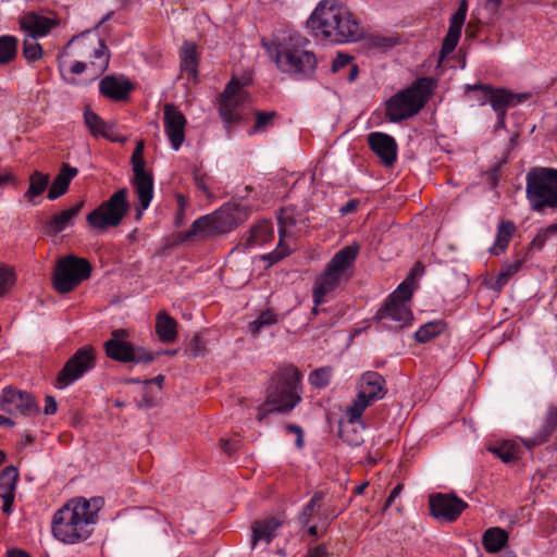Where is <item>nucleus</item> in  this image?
I'll list each match as a JSON object with an SVG mask.
<instances>
[{
  "instance_id": "f257e3e1",
  "label": "nucleus",
  "mask_w": 557,
  "mask_h": 557,
  "mask_svg": "<svg viewBox=\"0 0 557 557\" xmlns=\"http://www.w3.org/2000/svg\"><path fill=\"white\" fill-rule=\"evenodd\" d=\"M300 371L294 366L278 368L265 389V400L258 407L257 420L271 413H289L301 401Z\"/></svg>"
},
{
  "instance_id": "f03ea898",
  "label": "nucleus",
  "mask_w": 557,
  "mask_h": 557,
  "mask_svg": "<svg viewBox=\"0 0 557 557\" xmlns=\"http://www.w3.org/2000/svg\"><path fill=\"white\" fill-rule=\"evenodd\" d=\"M277 69L297 79H313L318 66L315 54L293 44L294 37H261Z\"/></svg>"
},
{
  "instance_id": "7ed1b4c3",
  "label": "nucleus",
  "mask_w": 557,
  "mask_h": 557,
  "mask_svg": "<svg viewBox=\"0 0 557 557\" xmlns=\"http://www.w3.org/2000/svg\"><path fill=\"white\" fill-rule=\"evenodd\" d=\"M250 212L246 205L226 202L214 212L195 220L189 230L176 235L175 243H190L195 237H213L228 233L246 222Z\"/></svg>"
},
{
  "instance_id": "20e7f679",
  "label": "nucleus",
  "mask_w": 557,
  "mask_h": 557,
  "mask_svg": "<svg viewBox=\"0 0 557 557\" xmlns=\"http://www.w3.org/2000/svg\"><path fill=\"white\" fill-rule=\"evenodd\" d=\"M358 253L359 246L357 244L343 247L333 256L323 272L317 277L312 288L313 315L320 313V305L324 302L327 294L349 281Z\"/></svg>"
},
{
  "instance_id": "39448f33",
  "label": "nucleus",
  "mask_w": 557,
  "mask_h": 557,
  "mask_svg": "<svg viewBox=\"0 0 557 557\" xmlns=\"http://www.w3.org/2000/svg\"><path fill=\"white\" fill-rule=\"evenodd\" d=\"M435 88L432 77L423 76L393 95L385 103V115L393 123H399L418 114L431 98Z\"/></svg>"
},
{
  "instance_id": "423d86ee",
  "label": "nucleus",
  "mask_w": 557,
  "mask_h": 557,
  "mask_svg": "<svg viewBox=\"0 0 557 557\" xmlns=\"http://www.w3.org/2000/svg\"><path fill=\"white\" fill-rule=\"evenodd\" d=\"M306 26L312 35H364L352 14L332 0L320 1Z\"/></svg>"
},
{
  "instance_id": "0eeeda50",
  "label": "nucleus",
  "mask_w": 557,
  "mask_h": 557,
  "mask_svg": "<svg viewBox=\"0 0 557 557\" xmlns=\"http://www.w3.org/2000/svg\"><path fill=\"white\" fill-rule=\"evenodd\" d=\"M71 499L64 504L52 518V533L54 537L65 544H75L87 540L92 530V518L82 515L81 510Z\"/></svg>"
},
{
  "instance_id": "6e6552de",
  "label": "nucleus",
  "mask_w": 557,
  "mask_h": 557,
  "mask_svg": "<svg viewBox=\"0 0 557 557\" xmlns=\"http://www.w3.org/2000/svg\"><path fill=\"white\" fill-rule=\"evenodd\" d=\"M527 198L534 211L557 208V170L537 168L527 175Z\"/></svg>"
},
{
  "instance_id": "1a4fd4ad",
  "label": "nucleus",
  "mask_w": 557,
  "mask_h": 557,
  "mask_svg": "<svg viewBox=\"0 0 557 557\" xmlns=\"http://www.w3.org/2000/svg\"><path fill=\"white\" fill-rule=\"evenodd\" d=\"M387 394L386 381L376 371L364 372L358 382V393L351 405L346 409V417L350 423L361 420L364 410L379 401Z\"/></svg>"
},
{
  "instance_id": "9d476101",
  "label": "nucleus",
  "mask_w": 557,
  "mask_h": 557,
  "mask_svg": "<svg viewBox=\"0 0 557 557\" xmlns=\"http://www.w3.org/2000/svg\"><path fill=\"white\" fill-rule=\"evenodd\" d=\"M127 196L128 189L126 187L114 191L109 199L102 201L87 214L86 221L88 225L97 231L117 227L128 213L131 207Z\"/></svg>"
},
{
  "instance_id": "9b49d317",
  "label": "nucleus",
  "mask_w": 557,
  "mask_h": 557,
  "mask_svg": "<svg viewBox=\"0 0 557 557\" xmlns=\"http://www.w3.org/2000/svg\"><path fill=\"white\" fill-rule=\"evenodd\" d=\"M412 294L413 284L407 278L388 295L384 305L376 311L374 319L376 321H395L398 323L396 326L397 330L407 326L413 319L412 311L408 306Z\"/></svg>"
},
{
  "instance_id": "f8f14e48",
  "label": "nucleus",
  "mask_w": 557,
  "mask_h": 557,
  "mask_svg": "<svg viewBox=\"0 0 557 557\" xmlns=\"http://www.w3.org/2000/svg\"><path fill=\"white\" fill-rule=\"evenodd\" d=\"M128 331L125 329H115L111 332V338L104 342L103 348L106 355L111 360L121 363H151L158 354L141 346H135L126 341Z\"/></svg>"
},
{
  "instance_id": "ddd939ff",
  "label": "nucleus",
  "mask_w": 557,
  "mask_h": 557,
  "mask_svg": "<svg viewBox=\"0 0 557 557\" xmlns=\"http://www.w3.org/2000/svg\"><path fill=\"white\" fill-rule=\"evenodd\" d=\"M92 267L85 258L66 256L59 260L53 274V287L61 294L72 292L90 277Z\"/></svg>"
},
{
  "instance_id": "4468645a",
  "label": "nucleus",
  "mask_w": 557,
  "mask_h": 557,
  "mask_svg": "<svg viewBox=\"0 0 557 557\" xmlns=\"http://www.w3.org/2000/svg\"><path fill=\"white\" fill-rule=\"evenodd\" d=\"M96 367V352L91 345L78 348L59 371L53 386L63 389Z\"/></svg>"
},
{
  "instance_id": "2eb2a0df",
  "label": "nucleus",
  "mask_w": 557,
  "mask_h": 557,
  "mask_svg": "<svg viewBox=\"0 0 557 557\" xmlns=\"http://www.w3.org/2000/svg\"><path fill=\"white\" fill-rule=\"evenodd\" d=\"M326 494L325 491L314 492L311 499L299 515L300 523L308 525L312 522L313 517L319 513V508L323 507L319 517V524L323 534L327 531L331 523L343 512V509H338L331 502H324Z\"/></svg>"
},
{
  "instance_id": "dca6fc26",
  "label": "nucleus",
  "mask_w": 557,
  "mask_h": 557,
  "mask_svg": "<svg viewBox=\"0 0 557 557\" xmlns=\"http://www.w3.org/2000/svg\"><path fill=\"white\" fill-rule=\"evenodd\" d=\"M468 506L455 493H435L429 497L430 513L441 522H455Z\"/></svg>"
},
{
  "instance_id": "f3484780",
  "label": "nucleus",
  "mask_w": 557,
  "mask_h": 557,
  "mask_svg": "<svg viewBox=\"0 0 557 557\" xmlns=\"http://www.w3.org/2000/svg\"><path fill=\"white\" fill-rule=\"evenodd\" d=\"M0 408L9 414L18 413L24 417L39 412V406L33 394L14 386H7L2 389Z\"/></svg>"
},
{
  "instance_id": "a211bd4d",
  "label": "nucleus",
  "mask_w": 557,
  "mask_h": 557,
  "mask_svg": "<svg viewBox=\"0 0 557 557\" xmlns=\"http://www.w3.org/2000/svg\"><path fill=\"white\" fill-rule=\"evenodd\" d=\"M164 132L174 150H178L185 139L187 120L172 103H166L163 111Z\"/></svg>"
},
{
  "instance_id": "6ab92c4d",
  "label": "nucleus",
  "mask_w": 557,
  "mask_h": 557,
  "mask_svg": "<svg viewBox=\"0 0 557 557\" xmlns=\"http://www.w3.org/2000/svg\"><path fill=\"white\" fill-rule=\"evenodd\" d=\"M60 24L61 20L53 13L27 12L20 20L21 29L27 35H47Z\"/></svg>"
},
{
  "instance_id": "aec40b11",
  "label": "nucleus",
  "mask_w": 557,
  "mask_h": 557,
  "mask_svg": "<svg viewBox=\"0 0 557 557\" xmlns=\"http://www.w3.org/2000/svg\"><path fill=\"white\" fill-rule=\"evenodd\" d=\"M134 89L135 85L124 76L108 75L99 83L100 95L115 102L127 101Z\"/></svg>"
},
{
  "instance_id": "412c9836",
  "label": "nucleus",
  "mask_w": 557,
  "mask_h": 557,
  "mask_svg": "<svg viewBox=\"0 0 557 557\" xmlns=\"http://www.w3.org/2000/svg\"><path fill=\"white\" fill-rule=\"evenodd\" d=\"M370 149L380 158L382 164L392 166L397 159V143L391 135L373 132L368 135Z\"/></svg>"
},
{
  "instance_id": "4be33fe9",
  "label": "nucleus",
  "mask_w": 557,
  "mask_h": 557,
  "mask_svg": "<svg viewBox=\"0 0 557 557\" xmlns=\"http://www.w3.org/2000/svg\"><path fill=\"white\" fill-rule=\"evenodd\" d=\"M200 55L201 51L194 41L185 40L180 48L178 57L181 72L186 74L194 83H197L198 81Z\"/></svg>"
},
{
  "instance_id": "5701e85b",
  "label": "nucleus",
  "mask_w": 557,
  "mask_h": 557,
  "mask_svg": "<svg viewBox=\"0 0 557 557\" xmlns=\"http://www.w3.org/2000/svg\"><path fill=\"white\" fill-rule=\"evenodd\" d=\"M17 481L18 471L14 466H8L0 472V497L3 502L2 511L7 515L12 512Z\"/></svg>"
},
{
  "instance_id": "b1692460",
  "label": "nucleus",
  "mask_w": 557,
  "mask_h": 557,
  "mask_svg": "<svg viewBox=\"0 0 557 557\" xmlns=\"http://www.w3.org/2000/svg\"><path fill=\"white\" fill-rule=\"evenodd\" d=\"M282 525L283 520L277 517L256 520L251 525V547L255 548L261 542L269 545L276 537V531Z\"/></svg>"
},
{
  "instance_id": "393cba45",
  "label": "nucleus",
  "mask_w": 557,
  "mask_h": 557,
  "mask_svg": "<svg viewBox=\"0 0 557 557\" xmlns=\"http://www.w3.org/2000/svg\"><path fill=\"white\" fill-rule=\"evenodd\" d=\"M528 97V94H516L504 87L492 86L490 104L496 113L500 112L502 116L507 114L509 108L516 107L527 100Z\"/></svg>"
},
{
  "instance_id": "a878e982",
  "label": "nucleus",
  "mask_w": 557,
  "mask_h": 557,
  "mask_svg": "<svg viewBox=\"0 0 557 557\" xmlns=\"http://www.w3.org/2000/svg\"><path fill=\"white\" fill-rule=\"evenodd\" d=\"M336 41L339 44L361 41V47L370 54L385 53L400 44L399 37H343Z\"/></svg>"
},
{
  "instance_id": "bb28decb",
  "label": "nucleus",
  "mask_w": 557,
  "mask_h": 557,
  "mask_svg": "<svg viewBox=\"0 0 557 557\" xmlns=\"http://www.w3.org/2000/svg\"><path fill=\"white\" fill-rule=\"evenodd\" d=\"M274 231L273 224L269 220H261L255 224L247 237L239 244L244 249H250L256 246H261L273 238Z\"/></svg>"
},
{
  "instance_id": "cd10ccee",
  "label": "nucleus",
  "mask_w": 557,
  "mask_h": 557,
  "mask_svg": "<svg viewBox=\"0 0 557 557\" xmlns=\"http://www.w3.org/2000/svg\"><path fill=\"white\" fill-rule=\"evenodd\" d=\"M78 174V170L67 163H63L58 175L54 177L49 190L48 199L55 200L66 194L71 181Z\"/></svg>"
},
{
  "instance_id": "c85d7f7f",
  "label": "nucleus",
  "mask_w": 557,
  "mask_h": 557,
  "mask_svg": "<svg viewBox=\"0 0 557 557\" xmlns=\"http://www.w3.org/2000/svg\"><path fill=\"white\" fill-rule=\"evenodd\" d=\"M83 207L84 200H81L78 203L71 207L70 209L60 211L59 213L54 214L47 222V233L49 235H57L63 232L69 225L72 224L73 219L78 215Z\"/></svg>"
},
{
  "instance_id": "c756f323",
  "label": "nucleus",
  "mask_w": 557,
  "mask_h": 557,
  "mask_svg": "<svg viewBox=\"0 0 557 557\" xmlns=\"http://www.w3.org/2000/svg\"><path fill=\"white\" fill-rule=\"evenodd\" d=\"M556 429L557 407L552 405L547 409L543 425L541 426L540 431L525 442V446L531 448L547 442Z\"/></svg>"
},
{
  "instance_id": "7c9ffc66",
  "label": "nucleus",
  "mask_w": 557,
  "mask_h": 557,
  "mask_svg": "<svg viewBox=\"0 0 557 557\" xmlns=\"http://www.w3.org/2000/svg\"><path fill=\"white\" fill-rule=\"evenodd\" d=\"M132 185L143 208H148L153 197V177L149 172L134 174Z\"/></svg>"
},
{
  "instance_id": "2f4dec72",
  "label": "nucleus",
  "mask_w": 557,
  "mask_h": 557,
  "mask_svg": "<svg viewBox=\"0 0 557 557\" xmlns=\"http://www.w3.org/2000/svg\"><path fill=\"white\" fill-rule=\"evenodd\" d=\"M156 334L162 343H173L177 338V322L168 312L160 311L156 318Z\"/></svg>"
},
{
  "instance_id": "473e14b6",
  "label": "nucleus",
  "mask_w": 557,
  "mask_h": 557,
  "mask_svg": "<svg viewBox=\"0 0 557 557\" xmlns=\"http://www.w3.org/2000/svg\"><path fill=\"white\" fill-rule=\"evenodd\" d=\"M516 232V225L510 220H503L497 226V234L490 252L493 256H499L506 251L510 239Z\"/></svg>"
},
{
  "instance_id": "72a5a7b5",
  "label": "nucleus",
  "mask_w": 557,
  "mask_h": 557,
  "mask_svg": "<svg viewBox=\"0 0 557 557\" xmlns=\"http://www.w3.org/2000/svg\"><path fill=\"white\" fill-rule=\"evenodd\" d=\"M508 542V532L499 527L487 529L482 536V545L487 553H498Z\"/></svg>"
},
{
  "instance_id": "f704fd0d",
  "label": "nucleus",
  "mask_w": 557,
  "mask_h": 557,
  "mask_svg": "<svg viewBox=\"0 0 557 557\" xmlns=\"http://www.w3.org/2000/svg\"><path fill=\"white\" fill-rule=\"evenodd\" d=\"M84 122L94 137H103L114 141L109 134L108 124L97 113L88 108L84 112Z\"/></svg>"
},
{
  "instance_id": "c9c22d12",
  "label": "nucleus",
  "mask_w": 557,
  "mask_h": 557,
  "mask_svg": "<svg viewBox=\"0 0 557 557\" xmlns=\"http://www.w3.org/2000/svg\"><path fill=\"white\" fill-rule=\"evenodd\" d=\"M48 185L49 175L44 174L39 171H35L29 176V186L26 193L24 194V197L33 205H36L37 202H35L34 199L40 196L47 189Z\"/></svg>"
},
{
  "instance_id": "e433bc0d",
  "label": "nucleus",
  "mask_w": 557,
  "mask_h": 557,
  "mask_svg": "<svg viewBox=\"0 0 557 557\" xmlns=\"http://www.w3.org/2000/svg\"><path fill=\"white\" fill-rule=\"evenodd\" d=\"M527 258H520L512 263H504L502 270L496 276L493 288L497 292L502 290L508 281L522 268Z\"/></svg>"
},
{
  "instance_id": "4c0bfd02",
  "label": "nucleus",
  "mask_w": 557,
  "mask_h": 557,
  "mask_svg": "<svg viewBox=\"0 0 557 557\" xmlns=\"http://www.w3.org/2000/svg\"><path fill=\"white\" fill-rule=\"evenodd\" d=\"M238 98H220L219 99V112L225 123H235L240 120L237 113L239 107Z\"/></svg>"
},
{
  "instance_id": "58836bf2",
  "label": "nucleus",
  "mask_w": 557,
  "mask_h": 557,
  "mask_svg": "<svg viewBox=\"0 0 557 557\" xmlns=\"http://www.w3.org/2000/svg\"><path fill=\"white\" fill-rule=\"evenodd\" d=\"M445 326L446 324L442 320L428 322L421 325L414 333V339L418 343H428L438 336L444 331Z\"/></svg>"
},
{
  "instance_id": "ea45409f",
  "label": "nucleus",
  "mask_w": 557,
  "mask_h": 557,
  "mask_svg": "<svg viewBox=\"0 0 557 557\" xmlns=\"http://www.w3.org/2000/svg\"><path fill=\"white\" fill-rule=\"evenodd\" d=\"M74 502L75 506L81 510L82 515H85L87 518L90 515L92 518V524L96 523L98 518V511L103 505V498L102 497H94L90 499H86L83 497L73 498L71 499Z\"/></svg>"
},
{
  "instance_id": "a19ab883",
  "label": "nucleus",
  "mask_w": 557,
  "mask_h": 557,
  "mask_svg": "<svg viewBox=\"0 0 557 557\" xmlns=\"http://www.w3.org/2000/svg\"><path fill=\"white\" fill-rule=\"evenodd\" d=\"M255 124L249 134L262 133L274 125L275 120L278 117L276 111H255Z\"/></svg>"
},
{
  "instance_id": "79ce46f5",
  "label": "nucleus",
  "mask_w": 557,
  "mask_h": 557,
  "mask_svg": "<svg viewBox=\"0 0 557 557\" xmlns=\"http://www.w3.org/2000/svg\"><path fill=\"white\" fill-rule=\"evenodd\" d=\"M491 91L492 85L488 84L476 83L465 86V92L476 101L479 106L490 103Z\"/></svg>"
},
{
  "instance_id": "37998d69",
  "label": "nucleus",
  "mask_w": 557,
  "mask_h": 557,
  "mask_svg": "<svg viewBox=\"0 0 557 557\" xmlns=\"http://www.w3.org/2000/svg\"><path fill=\"white\" fill-rule=\"evenodd\" d=\"M17 52L15 37H0V64L5 65L14 60Z\"/></svg>"
},
{
  "instance_id": "c03bdc74",
  "label": "nucleus",
  "mask_w": 557,
  "mask_h": 557,
  "mask_svg": "<svg viewBox=\"0 0 557 557\" xmlns=\"http://www.w3.org/2000/svg\"><path fill=\"white\" fill-rule=\"evenodd\" d=\"M490 451L493 453L503 462L509 463L517 459L518 448L513 443L506 441L502 444L492 446Z\"/></svg>"
},
{
  "instance_id": "a18cd8bd",
  "label": "nucleus",
  "mask_w": 557,
  "mask_h": 557,
  "mask_svg": "<svg viewBox=\"0 0 557 557\" xmlns=\"http://www.w3.org/2000/svg\"><path fill=\"white\" fill-rule=\"evenodd\" d=\"M277 323V314L271 310L267 309L262 311L258 318L249 323V330L252 336H256L263 327L271 326Z\"/></svg>"
},
{
  "instance_id": "49530a36",
  "label": "nucleus",
  "mask_w": 557,
  "mask_h": 557,
  "mask_svg": "<svg viewBox=\"0 0 557 557\" xmlns=\"http://www.w3.org/2000/svg\"><path fill=\"white\" fill-rule=\"evenodd\" d=\"M333 369L331 367H322L312 371L309 375V382L317 388H325L332 377Z\"/></svg>"
},
{
  "instance_id": "de8ad7c7",
  "label": "nucleus",
  "mask_w": 557,
  "mask_h": 557,
  "mask_svg": "<svg viewBox=\"0 0 557 557\" xmlns=\"http://www.w3.org/2000/svg\"><path fill=\"white\" fill-rule=\"evenodd\" d=\"M38 37H26L23 45V55L28 62H35L42 57V47L37 42Z\"/></svg>"
},
{
  "instance_id": "09e8293b",
  "label": "nucleus",
  "mask_w": 557,
  "mask_h": 557,
  "mask_svg": "<svg viewBox=\"0 0 557 557\" xmlns=\"http://www.w3.org/2000/svg\"><path fill=\"white\" fill-rule=\"evenodd\" d=\"M338 319L335 315H329L326 309H320V313L318 315H313L311 313V318L309 319L308 324L313 329H330L337 323Z\"/></svg>"
},
{
  "instance_id": "8fccbe9b",
  "label": "nucleus",
  "mask_w": 557,
  "mask_h": 557,
  "mask_svg": "<svg viewBox=\"0 0 557 557\" xmlns=\"http://www.w3.org/2000/svg\"><path fill=\"white\" fill-rule=\"evenodd\" d=\"M94 61L91 64L95 65L100 72H104L108 69L110 61V53L108 47L102 40L99 41V47L95 49Z\"/></svg>"
},
{
  "instance_id": "3c124183",
  "label": "nucleus",
  "mask_w": 557,
  "mask_h": 557,
  "mask_svg": "<svg viewBox=\"0 0 557 557\" xmlns=\"http://www.w3.org/2000/svg\"><path fill=\"white\" fill-rule=\"evenodd\" d=\"M185 352L190 358L203 357L208 352L207 343L203 337L196 334L188 344Z\"/></svg>"
},
{
  "instance_id": "603ef678",
  "label": "nucleus",
  "mask_w": 557,
  "mask_h": 557,
  "mask_svg": "<svg viewBox=\"0 0 557 557\" xmlns=\"http://www.w3.org/2000/svg\"><path fill=\"white\" fill-rule=\"evenodd\" d=\"M16 280L15 272L8 265H0V297L4 296L14 285Z\"/></svg>"
},
{
  "instance_id": "864d4df0",
  "label": "nucleus",
  "mask_w": 557,
  "mask_h": 557,
  "mask_svg": "<svg viewBox=\"0 0 557 557\" xmlns=\"http://www.w3.org/2000/svg\"><path fill=\"white\" fill-rule=\"evenodd\" d=\"M295 209L293 207H284L281 209L280 214L277 216L278 225H280V237L285 235V227L293 226L297 223V219L295 218Z\"/></svg>"
},
{
  "instance_id": "5fc2aeb1",
  "label": "nucleus",
  "mask_w": 557,
  "mask_h": 557,
  "mask_svg": "<svg viewBox=\"0 0 557 557\" xmlns=\"http://www.w3.org/2000/svg\"><path fill=\"white\" fill-rule=\"evenodd\" d=\"M467 10L461 4L450 17V25L446 35H460L461 28L466 20Z\"/></svg>"
},
{
  "instance_id": "6e6d98bb",
  "label": "nucleus",
  "mask_w": 557,
  "mask_h": 557,
  "mask_svg": "<svg viewBox=\"0 0 557 557\" xmlns=\"http://www.w3.org/2000/svg\"><path fill=\"white\" fill-rule=\"evenodd\" d=\"M131 163L133 165L134 174H140V173L147 172L145 170L146 163L144 160V143L143 141L137 143V145L133 151V154L131 157Z\"/></svg>"
},
{
  "instance_id": "4d7b16f0",
  "label": "nucleus",
  "mask_w": 557,
  "mask_h": 557,
  "mask_svg": "<svg viewBox=\"0 0 557 557\" xmlns=\"http://www.w3.org/2000/svg\"><path fill=\"white\" fill-rule=\"evenodd\" d=\"M460 37H444L443 45L440 51V61H443L449 53H451L459 41Z\"/></svg>"
},
{
  "instance_id": "13d9d810",
  "label": "nucleus",
  "mask_w": 557,
  "mask_h": 557,
  "mask_svg": "<svg viewBox=\"0 0 557 557\" xmlns=\"http://www.w3.org/2000/svg\"><path fill=\"white\" fill-rule=\"evenodd\" d=\"M242 87L243 84L238 79L232 78L226 84L223 92L220 95V98H238L237 94Z\"/></svg>"
},
{
  "instance_id": "bf43d9fd",
  "label": "nucleus",
  "mask_w": 557,
  "mask_h": 557,
  "mask_svg": "<svg viewBox=\"0 0 557 557\" xmlns=\"http://www.w3.org/2000/svg\"><path fill=\"white\" fill-rule=\"evenodd\" d=\"M352 57L347 53H338L332 62L331 71L333 73L339 72L341 69L348 66L352 62Z\"/></svg>"
},
{
  "instance_id": "052dcab7",
  "label": "nucleus",
  "mask_w": 557,
  "mask_h": 557,
  "mask_svg": "<svg viewBox=\"0 0 557 557\" xmlns=\"http://www.w3.org/2000/svg\"><path fill=\"white\" fill-rule=\"evenodd\" d=\"M193 178L196 187L207 196L211 195V191L206 183V174L202 173L198 168L194 169Z\"/></svg>"
},
{
  "instance_id": "680f3d73",
  "label": "nucleus",
  "mask_w": 557,
  "mask_h": 557,
  "mask_svg": "<svg viewBox=\"0 0 557 557\" xmlns=\"http://www.w3.org/2000/svg\"><path fill=\"white\" fill-rule=\"evenodd\" d=\"M547 238H548L547 234L544 232V230H541L535 235V237L530 242V244L527 248L525 257L528 256L529 251H531L533 249L542 250L546 244Z\"/></svg>"
},
{
  "instance_id": "e2e57ef3",
  "label": "nucleus",
  "mask_w": 557,
  "mask_h": 557,
  "mask_svg": "<svg viewBox=\"0 0 557 557\" xmlns=\"http://www.w3.org/2000/svg\"><path fill=\"white\" fill-rule=\"evenodd\" d=\"M285 430L296 435V446L298 449H301L305 445L302 429L297 424L288 423L285 425Z\"/></svg>"
},
{
  "instance_id": "0e129e2a",
  "label": "nucleus",
  "mask_w": 557,
  "mask_h": 557,
  "mask_svg": "<svg viewBox=\"0 0 557 557\" xmlns=\"http://www.w3.org/2000/svg\"><path fill=\"white\" fill-rule=\"evenodd\" d=\"M329 550L326 544L322 543L315 547L309 548L304 557H327Z\"/></svg>"
},
{
  "instance_id": "69168bd1",
  "label": "nucleus",
  "mask_w": 557,
  "mask_h": 557,
  "mask_svg": "<svg viewBox=\"0 0 557 557\" xmlns=\"http://www.w3.org/2000/svg\"><path fill=\"white\" fill-rule=\"evenodd\" d=\"M45 403H46V406L44 408V413L47 414V416H52L57 412V409H58V404H57V400L53 396L51 395H47L45 397Z\"/></svg>"
},
{
  "instance_id": "338daca9",
  "label": "nucleus",
  "mask_w": 557,
  "mask_h": 557,
  "mask_svg": "<svg viewBox=\"0 0 557 557\" xmlns=\"http://www.w3.org/2000/svg\"><path fill=\"white\" fill-rule=\"evenodd\" d=\"M359 200L358 199H350L347 201L343 207L339 209V213L342 216L355 213L358 209Z\"/></svg>"
},
{
  "instance_id": "774afa93",
  "label": "nucleus",
  "mask_w": 557,
  "mask_h": 557,
  "mask_svg": "<svg viewBox=\"0 0 557 557\" xmlns=\"http://www.w3.org/2000/svg\"><path fill=\"white\" fill-rule=\"evenodd\" d=\"M238 448V442L237 441H230L222 438L221 440V449L228 456L233 455Z\"/></svg>"
}]
</instances>
